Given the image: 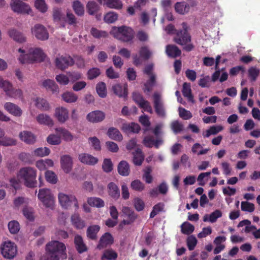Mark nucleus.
<instances>
[{
    "mask_svg": "<svg viewBox=\"0 0 260 260\" xmlns=\"http://www.w3.org/2000/svg\"><path fill=\"white\" fill-rule=\"evenodd\" d=\"M38 197L46 207L48 208L53 206L54 199L50 189L47 188L40 189Z\"/></svg>",
    "mask_w": 260,
    "mask_h": 260,
    "instance_id": "1a4fd4ad",
    "label": "nucleus"
},
{
    "mask_svg": "<svg viewBox=\"0 0 260 260\" xmlns=\"http://www.w3.org/2000/svg\"><path fill=\"white\" fill-rule=\"evenodd\" d=\"M74 243L76 248L79 253H82L87 250V246L84 243L82 237L80 235H77L75 236Z\"/></svg>",
    "mask_w": 260,
    "mask_h": 260,
    "instance_id": "412c9836",
    "label": "nucleus"
},
{
    "mask_svg": "<svg viewBox=\"0 0 260 260\" xmlns=\"http://www.w3.org/2000/svg\"><path fill=\"white\" fill-rule=\"evenodd\" d=\"M197 239L193 236H189L186 239V244L189 250H193L197 244Z\"/></svg>",
    "mask_w": 260,
    "mask_h": 260,
    "instance_id": "13d9d810",
    "label": "nucleus"
},
{
    "mask_svg": "<svg viewBox=\"0 0 260 260\" xmlns=\"http://www.w3.org/2000/svg\"><path fill=\"white\" fill-rule=\"evenodd\" d=\"M36 106L42 111H47L49 109V105L47 101L40 98L36 99Z\"/></svg>",
    "mask_w": 260,
    "mask_h": 260,
    "instance_id": "37998d69",
    "label": "nucleus"
},
{
    "mask_svg": "<svg viewBox=\"0 0 260 260\" xmlns=\"http://www.w3.org/2000/svg\"><path fill=\"white\" fill-rule=\"evenodd\" d=\"M181 232L185 235H190L191 234L194 230V226L188 222H185L182 224L181 226Z\"/></svg>",
    "mask_w": 260,
    "mask_h": 260,
    "instance_id": "de8ad7c7",
    "label": "nucleus"
},
{
    "mask_svg": "<svg viewBox=\"0 0 260 260\" xmlns=\"http://www.w3.org/2000/svg\"><path fill=\"white\" fill-rule=\"evenodd\" d=\"M149 76V79L144 84V90L147 92H150L152 90L156 81V77L154 75H151Z\"/></svg>",
    "mask_w": 260,
    "mask_h": 260,
    "instance_id": "c03bdc74",
    "label": "nucleus"
},
{
    "mask_svg": "<svg viewBox=\"0 0 260 260\" xmlns=\"http://www.w3.org/2000/svg\"><path fill=\"white\" fill-rule=\"evenodd\" d=\"M102 169L105 172L109 173L113 170V164L109 158L104 159L102 165Z\"/></svg>",
    "mask_w": 260,
    "mask_h": 260,
    "instance_id": "680f3d73",
    "label": "nucleus"
},
{
    "mask_svg": "<svg viewBox=\"0 0 260 260\" xmlns=\"http://www.w3.org/2000/svg\"><path fill=\"white\" fill-rule=\"evenodd\" d=\"M140 56L144 60H147L150 57L151 52L147 46H143L141 47L139 51Z\"/></svg>",
    "mask_w": 260,
    "mask_h": 260,
    "instance_id": "6e6d98bb",
    "label": "nucleus"
},
{
    "mask_svg": "<svg viewBox=\"0 0 260 260\" xmlns=\"http://www.w3.org/2000/svg\"><path fill=\"white\" fill-rule=\"evenodd\" d=\"M73 159L69 155H63L60 157V165L66 173H69L73 168Z\"/></svg>",
    "mask_w": 260,
    "mask_h": 260,
    "instance_id": "4468645a",
    "label": "nucleus"
},
{
    "mask_svg": "<svg viewBox=\"0 0 260 260\" xmlns=\"http://www.w3.org/2000/svg\"><path fill=\"white\" fill-rule=\"evenodd\" d=\"M88 13L90 15L95 14L99 10V6L96 3L93 1L89 2L86 6Z\"/></svg>",
    "mask_w": 260,
    "mask_h": 260,
    "instance_id": "8fccbe9b",
    "label": "nucleus"
},
{
    "mask_svg": "<svg viewBox=\"0 0 260 260\" xmlns=\"http://www.w3.org/2000/svg\"><path fill=\"white\" fill-rule=\"evenodd\" d=\"M36 119L38 123L41 124H44L49 126H52L53 125L52 119L46 114H40L37 116Z\"/></svg>",
    "mask_w": 260,
    "mask_h": 260,
    "instance_id": "bb28decb",
    "label": "nucleus"
},
{
    "mask_svg": "<svg viewBox=\"0 0 260 260\" xmlns=\"http://www.w3.org/2000/svg\"><path fill=\"white\" fill-rule=\"evenodd\" d=\"M2 254L8 259L14 258L17 253L16 245L10 241L5 242L1 246Z\"/></svg>",
    "mask_w": 260,
    "mask_h": 260,
    "instance_id": "6e6552de",
    "label": "nucleus"
},
{
    "mask_svg": "<svg viewBox=\"0 0 260 260\" xmlns=\"http://www.w3.org/2000/svg\"><path fill=\"white\" fill-rule=\"evenodd\" d=\"M104 4L110 9L120 10L123 4L121 0H103Z\"/></svg>",
    "mask_w": 260,
    "mask_h": 260,
    "instance_id": "72a5a7b5",
    "label": "nucleus"
},
{
    "mask_svg": "<svg viewBox=\"0 0 260 260\" xmlns=\"http://www.w3.org/2000/svg\"><path fill=\"white\" fill-rule=\"evenodd\" d=\"M182 26V29L177 31L174 40L177 44L183 46V49L184 50L189 52L194 48V45L190 43L191 42V36L188 32L186 23L183 22Z\"/></svg>",
    "mask_w": 260,
    "mask_h": 260,
    "instance_id": "7ed1b4c3",
    "label": "nucleus"
},
{
    "mask_svg": "<svg viewBox=\"0 0 260 260\" xmlns=\"http://www.w3.org/2000/svg\"><path fill=\"white\" fill-rule=\"evenodd\" d=\"M67 258L65 244L58 241L53 240L46 244L45 254L41 257L40 260H59Z\"/></svg>",
    "mask_w": 260,
    "mask_h": 260,
    "instance_id": "f257e3e1",
    "label": "nucleus"
},
{
    "mask_svg": "<svg viewBox=\"0 0 260 260\" xmlns=\"http://www.w3.org/2000/svg\"><path fill=\"white\" fill-rule=\"evenodd\" d=\"M8 96L15 99H22V91L20 89L12 88L7 94Z\"/></svg>",
    "mask_w": 260,
    "mask_h": 260,
    "instance_id": "69168bd1",
    "label": "nucleus"
},
{
    "mask_svg": "<svg viewBox=\"0 0 260 260\" xmlns=\"http://www.w3.org/2000/svg\"><path fill=\"white\" fill-rule=\"evenodd\" d=\"M110 34L119 40L128 42L133 39L134 31L131 27L123 25L118 27H113Z\"/></svg>",
    "mask_w": 260,
    "mask_h": 260,
    "instance_id": "20e7f679",
    "label": "nucleus"
},
{
    "mask_svg": "<svg viewBox=\"0 0 260 260\" xmlns=\"http://www.w3.org/2000/svg\"><path fill=\"white\" fill-rule=\"evenodd\" d=\"M20 178L24 181V185L29 188L37 185L36 171L31 167H24L19 171Z\"/></svg>",
    "mask_w": 260,
    "mask_h": 260,
    "instance_id": "39448f33",
    "label": "nucleus"
},
{
    "mask_svg": "<svg viewBox=\"0 0 260 260\" xmlns=\"http://www.w3.org/2000/svg\"><path fill=\"white\" fill-rule=\"evenodd\" d=\"M54 62L55 67L62 71L75 64L74 58L68 54H57L54 59Z\"/></svg>",
    "mask_w": 260,
    "mask_h": 260,
    "instance_id": "423d86ee",
    "label": "nucleus"
},
{
    "mask_svg": "<svg viewBox=\"0 0 260 260\" xmlns=\"http://www.w3.org/2000/svg\"><path fill=\"white\" fill-rule=\"evenodd\" d=\"M87 202L90 206L99 208L103 207L105 206L104 201L100 198L90 197L87 199Z\"/></svg>",
    "mask_w": 260,
    "mask_h": 260,
    "instance_id": "f704fd0d",
    "label": "nucleus"
},
{
    "mask_svg": "<svg viewBox=\"0 0 260 260\" xmlns=\"http://www.w3.org/2000/svg\"><path fill=\"white\" fill-rule=\"evenodd\" d=\"M164 207L165 205L163 203H158L155 205L150 214V218H154L160 212L163 211Z\"/></svg>",
    "mask_w": 260,
    "mask_h": 260,
    "instance_id": "09e8293b",
    "label": "nucleus"
},
{
    "mask_svg": "<svg viewBox=\"0 0 260 260\" xmlns=\"http://www.w3.org/2000/svg\"><path fill=\"white\" fill-rule=\"evenodd\" d=\"M42 85L47 90L51 91L53 93H57L59 92V88L55 82L51 79L44 80L42 83Z\"/></svg>",
    "mask_w": 260,
    "mask_h": 260,
    "instance_id": "393cba45",
    "label": "nucleus"
},
{
    "mask_svg": "<svg viewBox=\"0 0 260 260\" xmlns=\"http://www.w3.org/2000/svg\"><path fill=\"white\" fill-rule=\"evenodd\" d=\"M53 18L54 22H59L62 27H65L66 23V17L62 14L60 10L58 8L53 9Z\"/></svg>",
    "mask_w": 260,
    "mask_h": 260,
    "instance_id": "aec40b11",
    "label": "nucleus"
},
{
    "mask_svg": "<svg viewBox=\"0 0 260 260\" xmlns=\"http://www.w3.org/2000/svg\"><path fill=\"white\" fill-rule=\"evenodd\" d=\"M55 116L58 121L64 123L69 118V111L64 107H59L55 109Z\"/></svg>",
    "mask_w": 260,
    "mask_h": 260,
    "instance_id": "f3484780",
    "label": "nucleus"
},
{
    "mask_svg": "<svg viewBox=\"0 0 260 260\" xmlns=\"http://www.w3.org/2000/svg\"><path fill=\"white\" fill-rule=\"evenodd\" d=\"M223 129V127L220 125L212 126L207 130L205 133H203L204 137H209L212 135H216Z\"/></svg>",
    "mask_w": 260,
    "mask_h": 260,
    "instance_id": "79ce46f5",
    "label": "nucleus"
},
{
    "mask_svg": "<svg viewBox=\"0 0 260 260\" xmlns=\"http://www.w3.org/2000/svg\"><path fill=\"white\" fill-rule=\"evenodd\" d=\"M118 18L117 13L114 12H109L104 16V20L108 23H112L115 22Z\"/></svg>",
    "mask_w": 260,
    "mask_h": 260,
    "instance_id": "338daca9",
    "label": "nucleus"
},
{
    "mask_svg": "<svg viewBox=\"0 0 260 260\" xmlns=\"http://www.w3.org/2000/svg\"><path fill=\"white\" fill-rule=\"evenodd\" d=\"M182 92L183 96L186 98L189 102H194L190 83L186 82L183 83Z\"/></svg>",
    "mask_w": 260,
    "mask_h": 260,
    "instance_id": "2f4dec72",
    "label": "nucleus"
},
{
    "mask_svg": "<svg viewBox=\"0 0 260 260\" xmlns=\"http://www.w3.org/2000/svg\"><path fill=\"white\" fill-rule=\"evenodd\" d=\"M139 122L146 128L144 129V133H145L148 129L150 126L151 123L148 116L144 115L139 117Z\"/></svg>",
    "mask_w": 260,
    "mask_h": 260,
    "instance_id": "e2e57ef3",
    "label": "nucleus"
},
{
    "mask_svg": "<svg viewBox=\"0 0 260 260\" xmlns=\"http://www.w3.org/2000/svg\"><path fill=\"white\" fill-rule=\"evenodd\" d=\"M153 100L156 113L158 116L164 117L166 116L165 110L160 94L155 92L153 94Z\"/></svg>",
    "mask_w": 260,
    "mask_h": 260,
    "instance_id": "9b49d317",
    "label": "nucleus"
},
{
    "mask_svg": "<svg viewBox=\"0 0 260 260\" xmlns=\"http://www.w3.org/2000/svg\"><path fill=\"white\" fill-rule=\"evenodd\" d=\"M73 225L77 229H82L85 226V221L82 220L78 214H74L71 217Z\"/></svg>",
    "mask_w": 260,
    "mask_h": 260,
    "instance_id": "cd10ccee",
    "label": "nucleus"
},
{
    "mask_svg": "<svg viewBox=\"0 0 260 260\" xmlns=\"http://www.w3.org/2000/svg\"><path fill=\"white\" fill-rule=\"evenodd\" d=\"M131 187L133 190L137 191H142L145 189V185L138 179L133 181Z\"/></svg>",
    "mask_w": 260,
    "mask_h": 260,
    "instance_id": "864d4df0",
    "label": "nucleus"
},
{
    "mask_svg": "<svg viewBox=\"0 0 260 260\" xmlns=\"http://www.w3.org/2000/svg\"><path fill=\"white\" fill-rule=\"evenodd\" d=\"M105 118V114L100 110H96L89 113L87 116V120L91 122L97 123L102 121Z\"/></svg>",
    "mask_w": 260,
    "mask_h": 260,
    "instance_id": "2eb2a0df",
    "label": "nucleus"
},
{
    "mask_svg": "<svg viewBox=\"0 0 260 260\" xmlns=\"http://www.w3.org/2000/svg\"><path fill=\"white\" fill-rule=\"evenodd\" d=\"M73 9L75 13L78 16H82L84 13V6L79 1L73 3Z\"/></svg>",
    "mask_w": 260,
    "mask_h": 260,
    "instance_id": "ea45409f",
    "label": "nucleus"
},
{
    "mask_svg": "<svg viewBox=\"0 0 260 260\" xmlns=\"http://www.w3.org/2000/svg\"><path fill=\"white\" fill-rule=\"evenodd\" d=\"M152 169L150 167H147L144 170L143 179L148 183H151L153 181V177L151 175Z\"/></svg>",
    "mask_w": 260,
    "mask_h": 260,
    "instance_id": "5fc2aeb1",
    "label": "nucleus"
},
{
    "mask_svg": "<svg viewBox=\"0 0 260 260\" xmlns=\"http://www.w3.org/2000/svg\"><path fill=\"white\" fill-rule=\"evenodd\" d=\"M241 208L243 211L252 212L254 210V205L252 203L243 201L241 202Z\"/></svg>",
    "mask_w": 260,
    "mask_h": 260,
    "instance_id": "774afa93",
    "label": "nucleus"
},
{
    "mask_svg": "<svg viewBox=\"0 0 260 260\" xmlns=\"http://www.w3.org/2000/svg\"><path fill=\"white\" fill-rule=\"evenodd\" d=\"M9 35L14 40L19 43H23L26 40V38L23 35L15 29L10 30Z\"/></svg>",
    "mask_w": 260,
    "mask_h": 260,
    "instance_id": "7c9ffc66",
    "label": "nucleus"
},
{
    "mask_svg": "<svg viewBox=\"0 0 260 260\" xmlns=\"http://www.w3.org/2000/svg\"><path fill=\"white\" fill-rule=\"evenodd\" d=\"M100 230V226L98 225L89 226L87 229V237L92 240L97 239V234Z\"/></svg>",
    "mask_w": 260,
    "mask_h": 260,
    "instance_id": "c756f323",
    "label": "nucleus"
},
{
    "mask_svg": "<svg viewBox=\"0 0 260 260\" xmlns=\"http://www.w3.org/2000/svg\"><path fill=\"white\" fill-rule=\"evenodd\" d=\"M78 158L82 163L89 166H94L99 161L98 158L86 153H82L79 154Z\"/></svg>",
    "mask_w": 260,
    "mask_h": 260,
    "instance_id": "dca6fc26",
    "label": "nucleus"
},
{
    "mask_svg": "<svg viewBox=\"0 0 260 260\" xmlns=\"http://www.w3.org/2000/svg\"><path fill=\"white\" fill-rule=\"evenodd\" d=\"M50 152V149L48 148H38L35 150L33 152L34 155L43 157L48 155Z\"/></svg>",
    "mask_w": 260,
    "mask_h": 260,
    "instance_id": "bf43d9fd",
    "label": "nucleus"
},
{
    "mask_svg": "<svg viewBox=\"0 0 260 260\" xmlns=\"http://www.w3.org/2000/svg\"><path fill=\"white\" fill-rule=\"evenodd\" d=\"M96 90L97 93L101 98H105L107 95V89L106 84L103 82H100L96 84Z\"/></svg>",
    "mask_w": 260,
    "mask_h": 260,
    "instance_id": "49530a36",
    "label": "nucleus"
},
{
    "mask_svg": "<svg viewBox=\"0 0 260 260\" xmlns=\"http://www.w3.org/2000/svg\"><path fill=\"white\" fill-rule=\"evenodd\" d=\"M117 253L113 250L107 249L104 251L101 257L102 260H115L117 258Z\"/></svg>",
    "mask_w": 260,
    "mask_h": 260,
    "instance_id": "e433bc0d",
    "label": "nucleus"
},
{
    "mask_svg": "<svg viewBox=\"0 0 260 260\" xmlns=\"http://www.w3.org/2000/svg\"><path fill=\"white\" fill-rule=\"evenodd\" d=\"M4 108L9 113L16 116H20L22 114L21 109L12 103L7 102L4 105Z\"/></svg>",
    "mask_w": 260,
    "mask_h": 260,
    "instance_id": "6ab92c4d",
    "label": "nucleus"
},
{
    "mask_svg": "<svg viewBox=\"0 0 260 260\" xmlns=\"http://www.w3.org/2000/svg\"><path fill=\"white\" fill-rule=\"evenodd\" d=\"M166 53L168 56L172 58H176L180 56L181 50L174 45H168L166 47Z\"/></svg>",
    "mask_w": 260,
    "mask_h": 260,
    "instance_id": "b1692460",
    "label": "nucleus"
},
{
    "mask_svg": "<svg viewBox=\"0 0 260 260\" xmlns=\"http://www.w3.org/2000/svg\"><path fill=\"white\" fill-rule=\"evenodd\" d=\"M122 129L127 132L138 133L141 129V127L138 123L132 122L129 124H123Z\"/></svg>",
    "mask_w": 260,
    "mask_h": 260,
    "instance_id": "c9c22d12",
    "label": "nucleus"
},
{
    "mask_svg": "<svg viewBox=\"0 0 260 260\" xmlns=\"http://www.w3.org/2000/svg\"><path fill=\"white\" fill-rule=\"evenodd\" d=\"M90 33L95 38H105L107 36V33L105 31H102L96 28L92 27L91 29Z\"/></svg>",
    "mask_w": 260,
    "mask_h": 260,
    "instance_id": "0e129e2a",
    "label": "nucleus"
},
{
    "mask_svg": "<svg viewBox=\"0 0 260 260\" xmlns=\"http://www.w3.org/2000/svg\"><path fill=\"white\" fill-rule=\"evenodd\" d=\"M122 212L125 214L131 222H133L137 217V215L135 212L128 207H124L122 209Z\"/></svg>",
    "mask_w": 260,
    "mask_h": 260,
    "instance_id": "3c124183",
    "label": "nucleus"
},
{
    "mask_svg": "<svg viewBox=\"0 0 260 260\" xmlns=\"http://www.w3.org/2000/svg\"><path fill=\"white\" fill-rule=\"evenodd\" d=\"M144 157L142 151L140 149L134 153L133 162L136 166H141L144 160Z\"/></svg>",
    "mask_w": 260,
    "mask_h": 260,
    "instance_id": "4c0bfd02",
    "label": "nucleus"
},
{
    "mask_svg": "<svg viewBox=\"0 0 260 260\" xmlns=\"http://www.w3.org/2000/svg\"><path fill=\"white\" fill-rule=\"evenodd\" d=\"M58 199L60 206L63 208L68 209L72 205H74L75 210L79 209V206L78 200L73 194H67L60 192L58 193Z\"/></svg>",
    "mask_w": 260,
    "mask_h": 260,
    "instance_id": "0eeeda50",
    "label": "nucleus"
},
{
    "mask_svg": "<svg viewBox=\"0 0 260 260\" xmlns=\"http://www.w3.org/2000/svg\"><path fill=\"white\" fill-rule=\"evenodd\" d=\"M62 98L67 103H74L77 101L78 96L72 92H66L62 94Z\"/></svg>",
    "mask_w": 260,
    "mask_h": 260,
    "instance_id": "a18cd8bd",
    "label": "nucleus"
},
{
    "mask_svg": "<svg viewBox=\"0 0 260 260\" xmlns=\"http://www.w3.org/2000/svg\"><path fill=\"white\" fill-rule=\"evenodd\" d=\"M21 140L27 144H31L36 141L35 136L30 132L24 131L19 134Z\"/></svg>",
    "mask_w": 260,
    "mask_h": 260,
    "instance_id": "a878e982",
    "label": "nucleus"
},
{
    "mask_svg": "<svg viewBox=\"0 0 260 260\" xmlns=\"http://www.w3.org/2000/svg\"><path fill=\"white\" fill-rule=\"evenodd\" d=\"M113 92L119 97L125 98L127 95V86L126 84L123 87L119 84L112 86Z\"/></svg>",
    "mask_w": 260,
    "mask_h": 260,
    "instance_id": "5701e85b",
    "label": "nucleus"
},
{
    "mask_svg": "<svg viewBox=\"0 0 260 260\" xmlns=\"http://www.w3.org/2000/svg\"><path fill=\"white\" fill-rule=\"evenodd\" d=\"M32 33L38 40H46L49 37L46 28L40 24H37L34 26L32 28Z\"/></svg>",
    "mask_w": 260,
    "mask_h": 260,
    "instance_id": "f8f14e48",
    "label": "nucleus"
},
{
    "mask_svg": "<svg viewBox=\"0 0 260 260\" xmlns=\"http://www.w3.org/2000/svg\"><path fill=\"white\" fill-rule=\"evenodd\" d=\"M174 8L175 11L181 15H184L188 13L190 10L189 4L185 2L176 3L175 4Z\"/></svg>",
    "mask_w": 260,
    "mask_h": 260,
    "instance_id": "4be33fe9",
    "label": "nucleus"
},
{
    "mask_svg": "<svg viewBox=\"0 0 260 260\" xmlns=\"http://www.w3.org/2000/svg\"><path fill=\"white\" fill-rule=\"evenodd\" d=\"M107 134L111 139L114 140L120 141L122 140V136L120 132L115 127H110L108 129Z\"/></svg>",
    "mask_w": 260,
    "mask_h": 260,
    "instance_id": "473e14b6",
    "label": "nucleus"
},
{
    "mask_svg": "<svg viewBox=\"0 0 260 260\" xmlns=\"http://www.w3.org/2000/svg\"><path fill=\"white\" fill-rule=\"evenodd\" d=\"M109 196L115 200L120 197V190L118 186L114 182H110L107 185Z\"/></svg>",
    "mask_w": 260,
    "mask_h": 260,
    "instance_id": "a211bd4d",
    "label": "nucleus"
},
{
    "mask_svg": "<svg viewBox=\"0 0 260 260\" xmlns=\"http://www.w3.org/2000/svg\"><path fill=\"white\" fill-rule=\"evenodd\" d=\"M118 172L119 174L123 176H127L130 172L129 166L124 160L121 161L118 165Z\"/></svg>",
    "mask_w": 260,
    "mask_h": 260,
    "instance_id": "c85d7f7f",
    "label": "nucleus"
},
{
    "mask_svg": "<svg viewBox=\"0 0 260 260\" xmlns=\"http://www.w3.org/2000/svg\"><path fill=\"white\" fill-rule=\"evenodd\" d=\"M8 229L11 234H17L20 230L19 223L16 220H12L9 222Z\"/></svg>",
    "mask_w": 260,
    "mask_h": 260,
    "instance_id": "603ef678",
    "label": "nucleus"
},
{
    "mask_svg": "<svg viewBox=\"0 0 260 260\" xmlns=\"http://www.w3.org/2000/svg\"><path fill=\"white\" fill-rule=\"evenodd\" d=\"M45 178L47 181L52 184H55L57 181L56 175L51 171H47L45 172Z\"/></svg>",
    "mask_w": 260,
    "mask_h": 260,
    "instance_id": "052dcab7",
    "label": "nucleus"
},
{
    "mask_svg": "<svg viewBox=\"0 0 260 260\" xmlns=\"http://www.w3.org/2000/svg\"><path fill=\"white\" fill-rule=\"evenodd\" d=\"M55 130L58 134L62 136L65 141H71L73 139V135L66 129L59 127L56 128Z\"/></svg>",
    "mask_w": 260,
    "mask_h": 260,
    "instance_id": "a19ab883",
    "label": "nucleus"
},
{
    "mask_svg": "<svg viewBox=\"0 0 260 260\" xmlns=\"http://www.w3.org/2000/svg\"><path fill=\"white\" fill-rule=\"evenodd\" d=\"M114 239L111 234L108 232L106 233L100 238L97 248L100 250L104 249L112 245Z\"/></svg>",
    "mask_w": 260,
    "mask_h": 260,
    "instance_id": "ddd939ff",
    "label": "nucleus"
},
{
    "mask_svg": "<svg viewBox=\"0 0 260 260\" xmlns=\"http://www.w3.org/2000/svg\"><path fill=\"white\" fill-rule=\"evenodd\" d=\"M16 141L10 137L4 136L0 138V146L5 147L15 146L16 145Z\"/></svg>",
    "mask_w": 260,
    "mask_h": 260,
    "instance_id": "58836bf2",
    "label": "nucleus"
},
{
    "mask_svg": "<svg viewBox=\"0 0 260 260\" xmlns=\"http://www.w3.org/2000/svg\"><path fill=\"white\" fill-rule=\"evenodd\" d=\"M19 52L23 53L19 57L20 62L23 64L35 61L42 62L46 57L43 50L39 48H31L26 54H24V50L21 48L19 49Z\"/></svg>",
    "mask_w": 260,
    "mask_h": 260,
    "instance_id": "f03ea898",
    "label": "nucleus"
},
{
    "mask_svg": "<svg viewBox=\"0 0 260 260\" xmlns=\"http://www.w3.org/2000/svg\"><path fill=\"white\" fill-rule=\"evenodd\" d=\"M101 74V71L98 68H92V69H89L87 73V78L89 80H93Z\"/></svg>",
    "mask_w": 260,
    "mask_h": 260,
    "instance_id": "4d7b16f0",
    "label": "nucleus"
},
{
    "mask_svg": "<svg viewBox=\"0 0 260 260\" xmlns=\"http://www.w3.org/2000/svg\"><path fill=\"white\" fill-rule=\"evenodd\" d=\"M10 5L12 10L17 13L29 14L31 11L28 4L20 0H12Z\"/></svg>",
    "mask_w": 260,
    "mask_h": 260,
    "instance_id": "9d476101",
    "label": "nucleus"
}]
</instances>
